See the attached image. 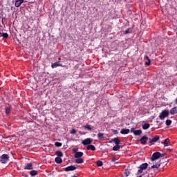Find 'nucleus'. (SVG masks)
Here are the masks:
<instances>
[{
	"mask_svg": "<svg viewBox=\"0 0 177 177\" xmlns=\"http://www.w3.org/2000/svg\"><path fill=\"white\" fill-rule=\"evenodd\" d=\"M165 156V153H161L158 151H156L152 154L151 157V161H156V160H158V158H162Z\"/></svg>",
	"mask_w": 177,
	"mask_h": 177,
	"instance_id": "f257e3e1",
	"label": "nucleus"
},
{
	"mask_svg": "<svg viewBox=\"0 0 177 177\" xmlns=\"http://www.w3.org/2000/svg\"><path fill=\"white\" fill-rule=\"evenodd\" d=\"M9 155L4 153L0 156V162H1V164H6V162L9 161Z\"/></svg>",
	"mask_w": 177,
	"mask_h": 177,
	"instance_id": "f03ea898",
	"label": "nucleus"
},
{
	"mask_svg": "<svg viewBox=\"0 0 177 177\" xmlns=\"http://www.w3.org/2000/svg\"><path fill=\"white\" fill-rule=\"evenodd\" d=\"M92 143H93V139L91 138H86L82 141L83 146H88L89 145H92Z\"/></svg>",
	"mask_w": 177,
	"mask_h": 177,
	"instance_id": "7ed1b4c3",
	"label": "nucleus"
},
{
	"mask_svg": "<svg viewBox=\"0 0 177 177\" xmlns=\"http://www.w3.org/2000/svg\"><path fill=\"white\" fill-rule=\"evenodd\" d=\"M169 115V111L168 110H163L160 113L159 118L160 120H164V118L168 117Z\"/></svg>",
	"mask_w": 177,
	"mask_h": 177,
	"instance_id": "20e7f679",
	"label": "nucleus"
},
{
	"mask_svg": "<svg viewBox=\"0 0 177 177\" xmlns=\"http://www.w3.org/2000/svg\"><path fill=\"white\" fill-rule=\"evenodd\" d=\"M147 167H149V164L147 163H142V165H140L139 167L140 169L138 170L137 175H139V174H142V172H143V171H145V169H146Z\"/></svg>",
	"mask_w": 177,
	"mask_h": 177,
	"instance_id": "39448f33",
	"label": "nucleus"
},
{
	"mask_svg": "<svg viewBox=\"0 0 177 177\" xmlns=\"http://www.w3.org/2000/svg\"><path fill=\"white\" fill-rule=\"evenodd\" d=\"M160 140V136H155L153 138H149V143H150V146L151 145H154L156 142H158Z\"/></svg>",
	"mask_w": 177,
	"mask_h": 177,
	"instance_id": "423d86ee",
	"label": "nucleus"
},
{
	"mask_svg": "<svg viewBox=\"0 0 177 177\" xmlns=\"http://www.w3.org/2000/svg\"><path fill=\"white\" fill-rule=\"evenodd\" d=\"M147 140H149V137L144 136L138 140V142H140L142 145H146V143H147Z\"/></svg>",
	"mask_w": 177,
	"mask_h": 177,
	"instance_id": "0eeeda50",
	"label": "nucleus"
},
{
	"mask_svg": "<svg viewBox=\"0 0 177 177\" xmlns=\"http://www.w3.org/2000/svg\"><path fill=\"white\" fill-rule=\"evenodd\" d=\"M51 67L52 68H55V67H66V66H63L60 64V61H59L58 62L52 63Z\"/></svg>",
	"mask_w": 177,
	"mask_h": 177,
	"instance_id": "6e6552de",
	"label": "nucleus"
},
{
	"mask_svg": "<svg viewBox=\"0 0 177 177\" xmlns=\"http://www.w3.org/2000/svg\"><path fill=\"white\" fill-rule=\"evenodd\" d=\"M75 169H77V167L75 166L71 165L66 167L64 171H66V172H69V171H75Z\"/></svg>",
	"mask_w": 177,
	"mask_h": 177,
	"instance_id": "1a4fd4ad",
	"label": "nucleus"
},
{
	"mask_svg": "<svg viewBox=\"0 0 177 177\" xmlns=\"http://www.w3.org/2000/svg\"><path fill=\"white\" fill-rule=\"evenodd\" d=\"M130 130L129 129H122L120 131V133L122 135H128V133H129Z\"/></svg>",
	"mask_w": 177,
	"mask_h": 177,
	"instance_id": "9d476101",
	"label": "nucleus"
},
{
	"mask_svg": "<svg viewBox=\"0 0 177 177\" xmlns=\"http://www.w3.org/2000/svg\"><path fill=\"white\" fill-rule=\"evenodd\" d=\"M169 113H170L171 115L177 114V106L173 107L171 109H170Z\"/></svg>",
	"mask_w": 177,
	"mask_h": 177,
	"instance_id": "9b49d317",
	"label": "nucleus"
},
{
	"mask_svg": "<svg viewBox=\"0 0 177 177\" xmlns=\"http://www.w3.org/2000/svg\"><path fill=\"white\" fill-rule=\"evenodd\" d=\"M86 150H91V151H95L96 150V147L93 145H88L86 147Z\"/></svg>",
	"mask_w": 177,
	"mask_h": 177,
	"instance_id": "f8f14e48",
	"label": "nucleus"
},
{
	"mask_svg": "<svg viewBox=\"0 0 177 177\" xmlns=\"http://www.w3.org/2000/svg\"><path fill=\"white\" fill-rule=\"evenodd\" d=\"M82 156H84V153L79 151V152H76L74 155L75 158H81V157H82Z\"/></svg>",
	"mask_w": 177,
	"mask_h": 177,
	"instance_id": "ddd939ff",
	"label": "nucleus"
},
{
	"mask_svg": "<svg viewBox=\"0 0 177 177\" xmlns=\"http://www.w3.org/2000/svg\"><path fill=\"white\" fill-rule=\"evenodd\" d=\"M24 2V0H17L15 1V7L16 8H20L21 3Z\"/></svg>",
	"mask_w": 177,
	"mask_h": 177,
	"instance_id": "4468645a",
	"label": "nucleus"
},
{
	"mask_svg": "<svg viewBox=\"0 0 177 177\" xmlns=\"http://www.w3.org/2000/svg\"><path fill=\"white\" fill-rule=\"evenodd\" d=\"M32 163H27L24 166V169L30 170L32 169Z\"/></svg>",
	"mask_w": 177,
	"mask_h": 177,
	"instance_id": "2eb2a0df",
	"label": "nucleus"
},
{
	"mask_svg": "<svg viewBox=\"0 0 177 177\" xmlns=\"http://www.w3.org/2000/svg\"><path fill=\"white\" fill-rule=\"evenodd\" d=\"M75 160L76 164H84V159L82 158H76Z\"/></svg>",
	"mask_w": 177,
	"mask_h": 177,
	"instance_id": "dca6fc26",
	"label": "nucleus"
},
{
	"mask_svg": "<svg viewBox=\"0 0 177 177\" xmlns=\"http://www.w3.org/2000/svg\"><path fill=\"white\" fill-rule=\"evenodd\" d=\"M97 138H98L100 140H103V139H104V133L101 132L98 133L97 135Z\"/></svg>",
	"mask_w": 177,
	"mask_h": 177,
	"instance_id": "f3484780",
	"label": "nucleus"
},
{
	"mask_svg": "<svg viewBox=\"0 0 177 177\" xmlns=\"http://www.w3.org/2000/svg\"><path fill=\"white\" fill-rule=\"evenodd\" d=\"M111 142H115V145H120V143H121V142L120 141V138H114L111 140Z\"/></svg>",
	"mask_w": 177,
	"mask_h": 177,
	"instance_id": "a211bd4d",
	"label": "nucleus"
},
{
	"mask_svg": "<svg viewBox=\"0 0 177 177\" xmlns=\"http://www.w3.org/2000/svg\"><path fill=\"white\" fill-rule=\"evenodd\" d=\"M55 161L57 164H62V162H63V160H62V158H60V157L55 158Z\"/></svg>",
	"mask_w": 177,
	"mask_h": 177,
	"instance_id": "6ab92c4d",
	"label": "nucleus"
},
{
	"mask_svg": "<svg viewBox=\"0 0 177 177\" xmlns=\"http://www.w3.org/2000/svg\"><path fill=\"white\" fill-rule=\"evenodd\" d=\"M121 148V147L120 146V145H116L113 147V150L114 151H120V149Z\"/></svg>",
	"mask_w": 177,
	"mask_h": 177,
	"instance_id": "aec40b11",
	"label": "nucleus"
},
{
	"mask_svg": "<svg viewBox=\"0 0 177 177\" xmlns=\"http://www.w3.org/2000/svg\"><path fill=\"white\" fill-rule=\"evenodd\" d=\"M160 165H161L160 161L158 162L156 165H152L151 168H156L158 169V168H160Z\"/></svg>",
	"mask_w": 177,
	"mask_h": 177,
	"instance_id": "412c9836",
	"label": "nucleus"
},
{
	"mask_svg": "<svg viewBox=\"0 0 177 177\" xmlns=\"http://www.w3.org/2000/svg\"><path fill=\"white\" fill-rule=\"evenodd\" d=\"M145 59L147 60V62H145V65L150 66V63H151V61L150 60V58H149V56L146 55Z\"/></svg>",
	"mask_w": 177,
	"mask_h": 177,
	"instance_id": "4be33fe9",
	"label": "nucleus"
},
{
	"mask_svg": "<svg viewBox=\"0 0 177 177\" xmlns=\"http://www.w3.org/2000/svg\"><path fill=\"white\" fill-rule=\"evenodd\" d=\"M149 128H150V124L149 123H145L142 125V129L145 131H146V129H149Z\"/></svg>",
	"mask_w": 177,
	"mask_h": 177,
	"instance_id": "5701e85b",
	"label": "nucleus"
},
{
	"mask_svg": "<svg viewBox=\"0 0 177 177\" xmlns=\"http://www.w3.org/2000/svg\"><path fill=\"white\" fill-rule=\"evenodd\" d=\"M84 129H87V131H91L93 127L92 126L86 124L83 126Z\"/></svg>",
	"mask_w": 177,
	"mask_h": 177,
	"instance_id": "b1692460",
	"label": "nucleus"
},
{
	"mask_svg": "<svg viewBox=\"0 0 177 177\" xmlns=\"http://www.w3.org/2000/svg\"><path fill=\"white\" fill-rule=\"evenodd\" d=\"M133 133L136 136H139V135H142V130H135Z\"/></svg>",
	"mask_w": 177,
	"mask_h": 177,
	"instance_id": "393cba45",
	"label": "nucleus"
},
{
	"mask_svg": "<svg viewBox=\"0 0 177 177\" xmlns=\"http://www.w3.org/2000/svg\"><path fill=\"white\" fill-rule=\"evenodd\" d=\"M30 175L31 176H35V175H38V171L36 170H32L30 171Z\"/></svg>",
	"mask_w": 177,
	"mask_h": 177,
	"instance_id": "a878e982",
	"label": "nucleus"
},
{
	"mask_svg": "<svg viewBox=\"0 0 177 177\" xmlns=\"http://www.w3.org/2000/svg\"><path fill=\"white\" fill-rule=\"evenodd\" d=\"M56 156H57V157H63V152L60 151H57L55 152Z\"/></svg>",
	"mask_w": 177,
	"mask_h": 177,
	"instance_id": "bb28decb",
	"label": "nucleus"
},
{
	"mask_svg": "<svg viewBox=\"0 0 177 177\" xmlns=\"http://www.w3.org/2000/svg\"><path fill=\"white\" fill-rule=\"evenodd\" d=\"M164 146L165 147L169 146V138H167L165 140Z\"/></svg>",
	"mask_w": 177,
	"mask_h": 177,
	"instance_id": "cd10ccee",
	"label": "nucleus"
},
{
	"mask_svg": "<svg viewBox=\"0 0 177 177\" xmlns=\"http://www.w3.org/2000/svg\"><path fill=\"white\" fill-rule=\"evenodd\" d=\"M165 124L167 127H169L172 124V120L167 119L165 122Z\"/></svg>",
	"mask_w": 177,
	"mask_h": 177,
	"instance_id": "c85d7f7f",
	"label": "nucleus"
},
{
	"mask_svg": "<svg viewBox=\"0 0 177 177\" xmlns=\"http://www.w3.org/2000/svg\"><path fill=\"white\" fill-rule=\"evenodd\" d=\"M10 107H8V106H6V108H5V111H6V114H10Z\"/></svg>",
	"mask_w": 177,
	"mask_h": 177,
	"instance_id": "c756f323",
	"label": "nucleus"
},
{
	"mask_svg": "<svg viewBox=\"0 0 177 177\" xmlns=\"http://www.w3.org/2000/svg\"><path fill=\"white\" fill-rule=\"evenodd\" d=\"M55 146H56V147H62V142H55Z\"/></svg>",
	"mask_w": 177,
	"mask_h": 177,
	"instance_id": "7c9ffc66",
	"label": "nucleus"
},
{
	"mask_svg": "<svg viewBox=\"0 0 177 177\" xmlns=\"http://www.w3.org/2000/svg\"><path fill=\"white\" fill-rule=\"evenodd\" d=\"M96 164L97 167H102V165H103V162H102L101 160H98L96 162Z\"/></svg>",
	"mask_w": 177,
	"mask_h": 177,
	"instance_id": "2f4dec72",
	"label": "nucleus"
},
{
	"mask_svg": "<svg viewBox=\"0 0 177 177\" xmlns=\"http://www.w3.org/2000/svg\"><path fill=\"white\" fill-rule=\"evenodd\" d=\"M1 35L3 38H8L9 37V35L6 32H3Z\"/></svg>",
	"mask_w": 177,
	"mask_h": 177,
	"instance_id": "473e14b6",
	"label": "nucleus"
},
{
	"mask_svg": "<svg viewBox=\"0 0 177 177\" xmlns=\"http://www.w3.org/2000/svg\"><path fill=\"white\" fill-rule=\"evenodd\" d=\"M131 174V172L129 170H125L124 174L125 175V176H129V174Z\"/></svg>",
	"mask_w": 177,
	"mask_h": 177,
	"instance_id": "72a5a7b5",
	"label": "nucleus"
},
{
	"mask_svg": "<svg viewBox=\"0 0 177 177\" xmlns=\"http://www.w3.org/2000/svg\"><path fill=\"white\" fill-rule=\"evenodd\" d=\"M70 133L74 135V133H77V130H75V129H73L70 131Z\"/></svg>",
	"mask_w": 177,
	"mask_h": 177,
	"instance_id": "f704fd0d",
	"label": "nucleus"
},
{
	"mask_svg": "<svg viewBox=\"0 0 177 177\" xmlns=\"http://www.w3.org/2000/svg\"><path fill=\"white\" fill-rule=\"evenodd\" d=\"M141 177H149V173L145 172L144 174L140 175Z\"/></svg>",
	"mask_w": 177,
	"mask_h": 177,
	"instance_id": "c9c22d12",
	"label": "nucleus"
},
{
	"mask_svg": "<svg viewBox=\"0 0 177 177\" xmlns=\"http://www.w3.org/2000/svg\"><path fill=\"white\" fill-rule=\"evenodd\" d=\"M113 135H117L118 133V131L113 130Z\"/></svg>",
	"mask_w": 177,
	"mask_h": 177,
	"instance_id": "e433bc0d",
	"label": "nucleus"
},
{
	"mask_svg": "<svg viewBox=\"0 0 177 177\" xmlns=\"http://www.w3.org/2000/svg\"><path fill=\"white\" fill-rule=\"evenodd\" d=\"M124 34H129V28H127V29L124 31Z\"/></svg>",
	"mask_w": 177,
	"mask_h": 177,
	"instance_id": "4c0bfd02",
	"label": "nucleus"
},
{
	"mask_svg": "<svg viewBox=\"0 0 177 177\" xmlns=\"http://www.w3.org/2000/svg\"><path fill=\"white\" fill-rule=\"evenodd\" d=\"M131 132H133H133H135V129L134 128H131Z\"/></svg>",
	"mask_w": 177,
	"mask_h": 177,
	"instance_id": "58836bf2",
	"label": "nucleus"
},
{
	"mask_svg": "<svg viewBox=\"0 0 177 177\" xmlns=\"http://www.w3.org/2000/svg\"><path fill=\"white\" fill-rule=\"evenodd\" d=\"M174 102H175V104H177V97H176V99L174 100Z\"/></svg>",
	"mask_w": 177,
	"mask_h": 177,
	"instance_id": "ea45409f",
	"label": "nucleus"
},
{
	"mask_svg": "<svg viewBox=\"0 0 177 177\" xmlns=\"http://www.w3.org/2000/svg\"><path fill=\"white\" fill-rule=\"evenodd\" d=\"M112 161H113V162H114L115 161V159L113 158V159L112 160Z\"/></svg>",
	"mask_w": 177,
	"mask_h": 177,
	"instance_id": "a19ab883",
	"label": "nucleus"
},
{
	"mask_svg": "<svg viewBox=\"0 0 177 177\" xmlns=\"http://www.w3.org/2000/svg\"><path fill=\"white\" fill-rule=\"evenodd\" d=\"M81 135H85V133H81Z\"/></svg>",
	"mask_w": 177,
	"mask_h": 177,
	"instance_id": "79ce46f5",
	"label": "nucleus"
},
{
	"mask_svg": "<svg viewBox=\"0 0 177 177\" xmlns=\"http://www.w3.org/2000/svg\"><path fill=\"white\" fill-rule=\"evenodd\" d=\"M72 177H77V176H72Z\"/></svg>",
	"mask_w": 177,
	"mask_h": 177,
	"instance_id": "37998d69",
	"label": "nucleus"
},
{
	"mask_svg": "<svg viewBox=\"0 0 177 177\" xmlns=\"http://www.w3.org/2000/svg\"><path fill=\"white\" fill-rule=\"evenodd\" d=\"M1 16H3V14L1 13Z\"/></svg>",
	"mask_w": 177,
	"mask_h": 177,
	"instance_id": "c03bdc74",
	"label": "nucleus"
},
{
	"mask_svg": "<svg viewBox=\"0 0 177 177\" xmlns=\"http://www.w3.org/2000/svg\"><path fill=\"white\" fill-rule=\"evenodd\" d=\"M75 151H77V149H75Z\"/></svg>",
	"mask_w": 177,
	"mask_h": 177,
	"instance_id": "a18cd8bd",
	"label": "nucleus"
},
{
	"mask_svg": "<svg viewBox=\"0 0 177 177\" xmlns=\"http://www.w3.org/2000/svg\"><path fill=\"white\" fill-rule=\"evenodd\" d=\"M1 32H0V35H1Z\"/></svg>",
	"mask_w": 177,
	"mask_h": 177,
	"instance_id": "49530a36",
	"label": "nucleus"
},
{
	"mask_svg": "<svg viewBox=\"0 0 177 177\" xmlns=\"http://www.w3.org/2000/svg\"><path fill=\"white\" fill-rule=\"evenodd\" d=\"M0 19H1V16H0Z\"/></svg>",
	"mask_w": 177,
	"mask_h": 177,
	"instance_id": "de8ad7c7",
	"label": "nucleus"
}]
</instances>
